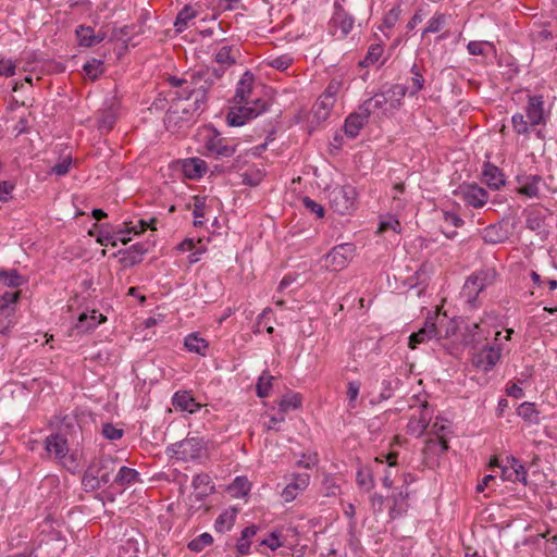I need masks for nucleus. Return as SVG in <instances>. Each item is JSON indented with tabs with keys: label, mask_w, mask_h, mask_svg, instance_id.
I'll return each instance as SVG.
<instances>
[{
	"label": "nucleus",
	"mask_w": 557,
	"mask_h": 557,
	"mask_svg": "<svg viewBox=\"0 0 557 557\" xmlns=\"http://www.w3.org/2000/svg\"><path fill=\"white\" fill-rule=\"evenodd\" d=\"M70 166H71V159L66 157L52 168V172L57 175H64L69 172Z\"/></svg>",
	"instance_id": "nucleus-62"
},
{
	"label": "nucleus",
	"mask_w": 557,
	"mask_h": 557,
	"mask_svg": "<svg viewBox=\"0 0 557 557\" xmlns=\"http://www.w3.org/2000/svg\"><path fill=\"white\" fill-rule=\"evenodd\" d=\"M172 405L176 411L188 413H194L200 409V404L186 391L176 392L172 397Z\"/></svg>",
	"instance_id": "nucleus-21"
},
{
	"label": "nucleus",
	"mask_w": 557,
	"mask_h": 557,
	"mask_svg": "<svg viewBox=\"0 0 557 557\" xmlns=\"http://www.w3.org/2000/svg\"><path fill=\"white\" fill-rule=\"evenodd\" d=\"M517 414L529 424L536 425L541 421L540 411L535 408L533 403H522L517 409Z\"/></svg>",
	"instance_id": "nucleus-32"
},
{
	"label": "nucleus",
	"mask_w": 557,
	"mask_h": 557,
	"mask_svg": "<svg viewBox=\"0 0 557 557\" xmlns=\"http://www.w3.org/2000/svg\"><path fill=\"white\" fill-rule=\"evenodd\" d=\"M101 433L107 440L116 441L123 436L124 432L122 429H120L111 423H106L102 425Z\"/></svg>",
	"instance_id": "nucleus-54"
},
{
	"label": "nucleus",
	"mask_w": 557,
	"mask_h": 557,
	"mask_svg": "<svg viewBox=\"0 0 557 557\" xmlns=\"http://www.w3.org/2000/svg\"><path fill=\"white\" fill-rule=\"evenodd\" d=\"M238 104L227 114V123L231 126H242L267 111V102L259 98L253 101H243Z\"/></svg>",
	"instance_id": "nucleus-6"
},
{
	"label": "nucleus",
	"mask_w": 557,
	"mask_h": 557,
	"mask_svg": "<svg viewBox=\"0 0 557 557\" xmlns=\"http://www.w3.org/2000/svg\"><path fill=\"white\" fill-rule=\"evenodd\" d=\"M446 22V16L442 13L435 14L429 22L428 26L422 33V36H424L428 33H437L442 29Z\"/></svg>",
	"instance_id": "nucleus-52"
},
{
	"label": "nucleus",
	"mask_w": 557,
	"mask_h": 557,
	"mask_svg": "<svg viewBox=\"0 0 557 557\" xmlns=\"http://www.w3.org/2000/svg\"><path fill=\"white\" fill-rule=\"evenodd\" d=\"M15 308L10 305H0V333L5 334L15 324Z\"/></svg>",
	"instance_id": "nucleus-34"
},
{
	"label": "nucleus",
	"mask_w": 557,
	"mask_h": 557,
	"mask_svg": "<svg viewBox=\"0 0 557 557\" xmlns=\"http://www.w3.org/2000/svg\"><path fill=\"white\" fill-rule=\"evenodd\" d=\"M356 480L357 484L367 491H370L374 487V479L369 468H362L358 470Z\"/></svg>",
	"instance_id": "nucleus-48"
},
{
	"label": "nucleus",
	"mask_w": 557,
	"mask_h": 557,
	"mask_svg": "<svg viewBox=\"0 0 557 557\" xmlns=\"http://www.w3.org/2000/svg\"><path fill=\"white\" fill-rule=\"evenodd\" d=\"M76 36L79 45L85 47H91L104 39L103 33L96 34L89 26H79L76 29Z\"/></svg>",
	"instance_id": "nucleus-27"
},
{
	"label": "nucleus",
	"mask_w": 557,
	"mask_h": 557,
	"mask_svg": "<svg viewBox=\"0 0 557 557\" xmlns=\"http://www.w3.org/2000/svg\"><path fill=\"white\" fill-rule=\"evenodd\" d=\"M302 205L308 211L315 214L317 218L321 219L324 216V208L320 203L312 200L311 198L304 197Z\"/></svg>",
	"instance_id": "nucleus-56"
},
{
	"label": "nucleus",
	"mask_w": 557,
	"mask_h": 557,
	"mask_svg": "<svg viewBox=\"0 0 557 557\" xmlns=\"http://www.w3.org/2000/svg\"><path fill=\"white\" fill-rule=\"evenodd\" d=\"M103 321H106V317L102 313L92 310L90 313H82L75 327L81 332H88L97 327Z\"/></svg>",
	"instance_id": "nucleus-26"
},
{
	"label": "nucleus",
	"mask_w": 557,
	"mask_h": 557,
	"mask_svg": "<svg viewBox=\"0 0 557 557\" xmlns=\"http://www.w3.org/2000/svg\"><path fill=\"white\" fill-rule=\"evenodd\" d=\"M502 350L503 349L499 344L485 346L473 356V366L484 372L492 370L500 360Z\"/></svg>",
	"instance_id": "nucleus-13"
},
{
	"label": "nucleus",
	"mask_w": 557,
	"mask_h": 557,
	"mask_svg": "<svg viewBox=\"0 0 557 557\" xmlns=\"http://www.w3.org/2000/svg\"><path fill=\"white\" fill-rule=\"evenodd\" d=\"M310 475L308 473H297L292 475V480L281 493L284 502H293L309 485Z\"/></svg>",
	"instance_id": "nucleus-17"
},
{
	"label": "nucleus",
	"mask_w": 557,
	"mask_h": 557,
	"mask_svg": "<svg viewBox=\"0 0 557 557\" xmlns=\"http://www.w3.org/2000/svg\"><path fill=\"white\" fill-rule=\"evenodd\" d=\"M525 114L527 119L522 113H515L511 116L512 128L518 135L529 136L532 127L546 123L549 112L545 109L543 96H528Z\"/></svg>",
	"instance_id": "nucleus-2"
},
{
	"label": "nucleus",
	"mask_w": 557,
	"mask_h": 557,
	"mask_svg": "<svg viewBox=\"0 0 557 557\" xmlns=\"http://www.w3.org/2000/svg\"><path fill=\"white\" fill-rule=\"evenodd\" d=\"M342 89V83L337 79H333L327 85L324 95L330 96L332 99L335 100V97L338 95V92Z\"/></svg>",
	"instance_id": "nucleus-63"
},
{
	"label": "nucleus",
	"mask_w": 557,
	"mask_h": 557,
	"mask_svg": "<svg viewBox=\"0 0 557 557\" xmlns=\"http://www.w3.org/2000/svg\"><path fill=\"white\" fill-rule=\"evenodd\" d=\"M206 149L216 158H230L236 151V145H231L215 131H210L206 137Z\"/></svg>",
	"instance_id": "nucleus-14"
},
{
	"label": "nucleus",
	"mask_w": 557,
	"mask_h": 557,
	"mask_svg": "<svg viewBox=\"0 0 557 557\" xmlns=\"http://www.w3.org/2000/svg\"><path fill=\"white\" fill-rule=\"evenodd\" d=\"M274 380V376L269 374L268 372H263L260 377L258 379L257 385H256V392L258 397L264 398L269 396L271 389H272V381Z\"/></svg>",
	"instance_id": "nucleus-42"
},
{
	"label": "nucleus",
	"mask_w": 557,
	"mask_h": 557,
	"mask_svg": "<svg viewBox=\"0 0 557 557\" xmlns=\"http://www.w3.org/2000/svg\"><path fill=\"white\" fill-rule=\"evenodd\" d=\"M399 380L397 377L387 379L382 381V389L379 395V401L387 400L393 396L395 388L398 386Z\"/></svg>",
	"instance_id": "nucleus-49"
},
{
	"label": "nucleus",
	"mask_w": 557,
	"mask_h": 557,
	"mask_svg": "<svg viewBox=\"0 0 557 557\" xmlns=\"http://www.w3.org/2000/svg\"><path fill=\"white\" fill-rule=\"evenodd\" d=\"M360 393V383L350 381L347 383V409L351 411L357 408L358 397Z\"/></svg>",
	"instance_id": "nucleus-44"
},
{
	"label": "nucleus",
	"mask_w": 557,
	"mask_h": 557,
	"mask_svg": "<svg viewBox=\"0 0 557 557\" xmlns=\"http://www.w3.org/2000/svg\"><path fill=\"white\" fill-rule=\"evenodd\" d=\"M355 251L356 247L351 243L337 245L324 256V267L330 271H341L352 260Z\"/></svg>",
	"instance_id": "nucleus-9"
},
{
	"label": "nucleus",
	"mask_w": 557,
	"mask_h": 557,
	"mask_svg": "<svg viewBox=\"0 0 557 557\" xmlns=\"http://www.w3.org/2000/svg\"><path fill=\"white\" fill-rule=\"evenodd\" d=\"M329 199L334 211L345 215L355 209L357 190L351 185L335 186L330 190Z\"/></svg>",
	"instance_id": "nucleus-7"
},
{
	"label": "nucleus",
	"mask_w": 557,
	"mask_h": 557,
	"mask_svg": "<svg viewBox=\"0 0 557 557\" xmlns=\"http://www.w3.org/2000/svg\"><path fill=\"white\" fill-rule=\"evenodd\" d=\"M223 73L216 69H206L185 73L182 77L170 76L168 82L175 89L173 100H176L177 103L168 110V121L177 124L178 120L188 121L195 114L202 112L206 108L209 89L214 79L220 78Z\"/></svg>",
	"instance_id": "nucleus-1"
},
{
	"label": "nucleus",
	"mask_w": 557,
	"mask_h": 557,
	"mask_svg": "<svg viewBox=\"0 0 557 557\" xmlns=\"http://www.w3.org/2000/svg\"><path fill=\"white\" fill-rule=\"evenodd\" d=\"M431 416L426 412V406H424V410L420 413L419 417H411L408 423V431L416 436H420L428 428Z\"/></svg>",
	"instance_id": "nucleus-31"
},
{
	"label": "nucleus",
	"mask_w": 557,
	"mask_h": 557,
	"mask_svg": "<svg viewBox=\"0 0 557 557\" xmlns=\"http://www.w3.org/2000/svg\"><path fill=\"white\" fill-rule=\"evenodd\" d=\"M407 88L405 85L396 84L375 94L362 103V109L370 116L371 114L381 116L386 115L401 106V101L406 96Z\"/></svg>",
	"instance_id": "nucleus-3"
},
{
	"label": "nucleus",
	"mask_w": 557,
	"mask_h": 557,
	"mask_svg": "<svg viewBox=\"0 0 557 557\" xmlns=\"http://www.w3.org/2000/svg\"><path fill=\"white\" fill-rule=\"evenodd\" d=\"M206 445L201 438L190 437L173 445L175 457L183 461L195 460L205 455Z\"/></svg>",
	"instance_id": "nucleus-11"
},
{
	"label": "nucleus",
	"mask_w": 557,
	"mask_h": 557,
	"mask_svg": "<svg viewBox=\"0 0 557 557\" xmlns=\"http://www.w3.org/2000/svg\"><path fill=\"white\" fill-rule=\"evenodd\" d=\"M458 194L468 206L473 208H482L488 199L487 191L475 184L460 186Z\"/></svg>",
	"instance_id": "nucleus-15"
},
{
	"label": "nucleus",
	"mask_w": 557,
	"mask_h": 557,
	"mask_svg": "<svg viewBox=\"0 0 557 557\" xmlns=\"http://www.w3.org/2000/svg\"><path fill=\"white\" fill-rule=\"evenodd\" d=\"M320 491L325 497H335L339 494L341 487L333 475L324 474Z\"/></svg>",
	"instance_id": "nucleus-41"
},
{
	"label": "nucleus",
	"mask_w": 557,
	"mask_h": 557,
	"mask_svg": "<svg viewBox=\"0 0 557 557\" xmlns=\"http://www.w3.org/2000/svg\"><path fill=\"white\" fill-rule=\"evenodd\" d=\"M263 545L268 546L270 549L275 550L282 546V542L280 541V535L276 532H272L267 539L261 542Z\"/></svg>",
	"instance_id": "nucleus-60"
},
{
	"label": "nucleus",
	"mask_w": 557,
	"mask_h": 557,
	"mask_svg": "<svg viewBox=\"0 0 557 557\" xmlns=\"http://www.w3.org/2000/svg\"><path fill=\"white\" fill-rule=\"evenodd\" d=\"M236 510L230 509L223 511L214 522L215 531L220 533H225L230 531L235 522Z\"/></svg>",
	"instance_id": "nucleus-36"
},
{
	"label": "nucleus",
	"mask_w": 557,
	"mask_h": 557,
	"mask_svg": "<svg viewBox=\"0 0 557 557\" xmlns=\"http://www.w3.org/2000/svg\"><path fill=\"white\" fill-rule=\"evenodd\" d=\"M115 467V460L110 456L96 459L83 476L85 491H97L106 487L111 482V475Z\"/></svg>",
	"instance_id": "nucleus-4"
},
{
	"label": "nucleus",
	"mask_w": 557,
	"mask_h": 557,
	"mask_svg": "<svg viewBox=\"0 0 557 557\" xmlns=\"http://www.w3.org/2000/svg\"><path fill=\"white\" fill-rule=\"evenodd\" d=\"M384 458H386L388 462V469H386L385 474L383 476V485L386 488H391L393 486V471L392 468L396 466V456L389 454L387 456L376 457L375 461L382 463Z\"/></svg>",
	"instance_id": "nucleus-45"
},
{
	"label": "nucleus",
	"mask_w": 557,
	"mask_h": 557,
	"mask_svg": "<svg viewBox=\"0 0 557 557\" xmlns=\"http://www.w3.org/2000/svg\"><path fill=\"white\" fill-rule=\"evenodd\" d=\"M182 172L189 180L201 178L207 172V163L200 158H189L182 162Z\"/></svg>",
	"instance_id": "nucleus-23"
},
{
	"label": "nucleus",
	"mask_w": 557,
	"mask_h": 557,
	"mask_svg": "<svg viewBox=\"0 0 557 557\" xmlns=\"http://www.w3.org/2000/svg\"><path fill=\"white\" fill-rule=\"evenodd\" d=\"M285 421V416L283 413L280 412L278 416H273L270 418V420L268 422H264L263 423V428L267 430V431H271V430H275L277 431V424L278 423H282Z\"/></svg>",
	"instance_id": "nucleus-64"
},
{
	"label": "nucleus",
	"mask_w": 557,
	"mask_h": 557,
	"mask_svg": "<svg viewBox=\"0 0 557 557\" xmlns=\"http://www.w3.org/2000/svg\"><path fill=\"white\" fill-rule=\"evenodd\" d=\"M411 78L410 85L405 86L407 88V92L409 96H416L420 90L424 87V78L421 73L420 67L417 64H413L410 70Z\"/></svg>",
	"instance_id": "nucleus-35"
},
{
	"label": "nucleus",
	"mask_w": 557,
	"mask_h": 557,
	"mask_svg": "<svg viewBox=\"0 0 557 557\" xmlns=\"http://www.w3.org/2000/svg\"><path fill=\"white\" fill-rule=\"evenodd\" d=\"M193 494L189 496V510L197 511L203 507V500L211 495L215 487L207 473L196 474L193 479Z\"/></svg>",
	"instance_id": "nucleus-10"
},
{
	"label": "nucleus",
	"mask_w": 557,
	"mask_h": 557,
	"mask_svg": "<svg viewBox=\"0 0 557 557\" xmlns=\"http://www.w3.org/2000/svg\"><path fill=\"white\" fill-rule=\"evenodd\" d=\"M409 492L407 487H400L397 492L393 493L389 499L393 502L389 508V517L395 519L407 511Z\"/></svg>",
	"instance_id": "nucleus-24"
},
{
	"label": "nucleus",
	"mask_w": 557,
	"mask_h": 557,
	"mask_svg": "<svg viewBox=\"0 0 557 557\" xmlns=\"http://www.w3.org/2000/svg\"><path fill=\"white\" fill-rule=\"evenodd\" d=\"M197 10L190 5H185L177 14L174 22L176 32L182 33L187 28L188 22L197 16Z\"/></svg>",
	"instance_id": "nucleus-33"
},
{
	"label": "nucleus",
	"mask_w": 557,
	"mask_h": 557,
	"mask_svg": "<svg viewBox=\"0 0 557 557\" xmlns=\"http://www.w3.org/2000/svg\"><path fill=\"white\" fill-rule=\"evenodd\" d=\"M84 72L90 79H97L103 73V62L101 60L91 59L85 63Z\"/></svg>",
	"instance_id": "nucleus-46"
},
{
	"label": "nucleus",
	"mask_w": 557,
	"mask_h": 557,
	"mask_svg": "<svg viewBox=\"0 0 557 557\" xmlns=\"http://www.w3.org/2000/svg\"><path fill=\"white\" fill-rule=\"evenodd\" d=\"M184 346L189 352L206 356L209 343L203 337H200L198 333H191L185 337Z\"/></svg>",
	"instance_id": "nucleus-28"
},
{
	"label": "nucleus",
	"mask_w": 557,
	"mask_h": 557,
	"mask_svg": "<svg viewBox=\"0 0 557 557\" xmlns=\"http://www.w3.org/2000/svg\"><path fill=\"white\" fill-rule=\"evenodd\" d=\"M255 77L249 71H246L240 77L234 96L235 103H242L243 101L249 100L250 94L253 88Z\"/></svg>",
	"instance_id": "nucleus-25"
},
{
	"label": "nucleus",
	"mask_w": 557,
	"mask_h": 557,
	"mask_svg": "<svg viewBox=\"0 0 557 557\" xmlns=\"http://www.w3.org/2000/svg\"><path fill=\"white\" fill-rule=\"evenodd\" d=\"M355 20L341 5H335L329 22V32L336 39H344L352 29Z\"/></svg>",
	"instance_id": "nucleus-12"
},
{
	"label": "nucleus",
	"mask_w": 557,
	"mask_h": 557,
	"mask_svg": "<svg viewBox=\"0 0 557 557\" xmlns=\"http://www.w3.org/2000/svg\"><path fill=\"white\" fill-rule=\"evenodd\" d=\"M0 282L3 285L9 286V287H17V286L22 285L23 278L17 273V271L12 270L9 272H1L0 273Z\"/></svg>",
	"instance_id": "nucleus-50"
},
{
	"label": "nucleus",
	"mask_w": 557,
	"mask_h": 557,
	"mask_svg": "<svg viewBox=\"0 0 557 557\" xmlns=\"http://www.w3.org/2000/svg\"><path fill=\"white\" fill-rule=\"evenodd\" d=\"M444 221L455 227H459L463 224L462 219L455 212L445 211L443 213Z\"/></svg>",
	"instance_id": "nucleus-61"
},
{
	"label": "nucleus",
	"mask_w": 557,
	"mask_h": 557,
	"mask_svg": "<svg viewBox=\"0 0 557 557\" xmlns=\"http://www.w3.org/2000/svg\"><path fill=\"white\" fill-rule=\"evenodd\" d=\"M486 277L482 274L471 275L462 287V297L469 304L474 302L476 296L486 287Z\"/></svg>",
	"instance_id": "nucleus-20"
},
{
	"label": "nucleus",
	"mask_w": 557,
	"mask_h": 557,
	"mask_svg": "<svg viewBox=\"0 0 557 557\" xmlns=\"http://www.w3.org/2000/svg\"><path fill=\"white\" fill-rule=\"evenodd\" d=\"M518 193L530 198L540 196L541 186L544 184L540 175H519L517 177Z\"/></svg>",
	"instance_id": "nucleus-18"
},
{
	"label": "nucleus",
	"mask_w": 557,
	"mask_h": 557,
	"mask_svg": "<svg viewBox=\"0 0 557 557\" xmlns=\"http://www.w3.org/2000/svg\"><path fill=\"white\" fill-rule=\"evenodd\" d=\"M45 448L49 456H53L70 472H76L79 469V459L76 454H70L66 440L53 434L46 438Z\"/></svg>",
	"instance_id": "nucleus-5"
},
{
	"label": "nucleus",
	"mask_w": 557,
	"mask_h": 557,
	"mask_svg": "<svg viewBox=\"0 0 557 557\" xmlns=\"http://www.w3.org/2000/svg\"><path fill=\"white\" fill-rule=\"evenodd\" d=\"M483 177L485 183L494 189H498L505 184L504 175L500 170L491 163L484 165Z\"/></svg>",
	"instance_id": "nucleus-30"
},
{
	"label": "nucleus",
	"mask_w": 557,
	"mask_h": 557,
	"mask_svg": "<svg viewBox=\"0 0 557 557\" xmlns=\"http://www.w3.org/2000/svg\"><path fill=\"white\" fill-rule=\"evenodd\" d=\"M206 200L201 197H195L193 214L195 218L194 225L201 226L203 224L202 218L206 213Z\"/></svg>",
	"instance_id": "nucleus-51"
},
{
	"label": "nucleus",
	"mask_w": 557,
	"mask_h": 557,
	"mask_svg": "<svg viewBox=\"0 0 557 557\" xmlns=\"http://www.w3.org/2000/svg\"><path fill=\"white\" fill-rule=\"evenodd\" d=\"M441 337L442 332L436 325L435 318H428L424 322V326L410 335L409 346L410 348L414 349L418 344L424 343L425 341H430L432 338L438 339Z\"/></svg>",
	"instance_id": "nucleus-16"
},
{
	"label": "nucleus",
	"mask_w": 557,
	"mask_h": 557,
	"mask_svg": "<svg viewBox=\"0 0 557 557\" xmlns=\"http://www.w3.org/2000/svg\"><path fill=\"white\" fill-rule=\"evenodd\" d=\"M250 482L245 476H237L228 486V491L234 497H244L250 491Z\"/></svg>",
	"instance_id": "nucleus-40"
},
{
	"label": "nucleus",
	"mask_w": 557,
	"mask_h": 557,
	"mask_svg": "<svg viewBox=\"0 0 557 557\" xmlns=\"http://www.w3.org/2000/svg\"><path fill=\"white\" fill-rule=\"evenodd\" d=\"M369 115L363 111L362 107L359 108V111L356 113H351L347 116L344 125V131L347 136L350 138H355L359 135L361 128L368 122Z\"/></svg>",
	"instance_id": "nucleus-22"
},
{
	"label": "nucleus",
	"mask_w": 557,
	"mask_h": 557,
	"mask_svg": "<svg viewBox=\"0 0 557 557\" xmlns=\"http://www.w3.org/2000/svg\"><path fill=\"white\" fill-rule=\"evenodd\" d=\"M293 62V59L288 55H281V57H276L274 59H271L269 60V65L276 69V70H280V71H285Z\"/></svg>",
	"instance_id": "nucleus-57"
},
{
	"label": "nucleus",
	"mask_w": 557,
	"mask_h": 557,
	"mask_svg": "<svg viewBox=\"0 0 557 557\" xmlns=\"http://www.w3.org/2000/svg\"><path fill=\"white\" fill-rule=\"evenodd\" d=\"M239 50L235 46H223L215 53L214 60L225 66L230 67L237 62Z\"/></svg>",
	"instance_id": "nucleus-29"
},
{
	"label": "nucleus",
	"mask_w": 557,
	"mask_h": 557,
	"mask_svg": "<svg viewBox=\"0 0 557 557\" xmlns=\"http://www.w3.org/2000/svg\"><path fill=\"white\" fill-rule=\"evenodd\" d=\"M467 50L471 55H486L490 52L496 53V48L491 41H470Z\"/></svg>",
	"instance_id": "nucleus-39"
},
{
	"label": "nucleus",
	"mask_w": 557,
	"mask_h": 557,
	"mask_svg": "<svg viewBox=\"0 0 557 557\" xmlns=\"http://www.w3.org/2000/svg\"><path fill=\"white\" fill-rule=\"evenodd\" d=\"M258 528L249 525L242 531V535L237 541L236 548L240 555L249 554L250 539L257 534Z\"/></svg>",
	"instance_id": "nucleus-37"
},
{
	"label": "nucleus",
	"mask_w": 557,
	"mask_h": 557,
	"mask_svg": "<svg viewBox=\"0 0 557 557\" xmlns=\"http://www.w3.org/2000/svg\"><path fill=\"white\" fill-rule=\"evenodd\" d=\"M335 100L330 96L322 95L317 101V110L323 109L325 112L323 113V117L327 115L330 109L334 106Z\"/></svg>",
	"instance_id": "nucleus-59"
},
{
	"label": "nucleus",
	"mask_w": 557,
	"mask_h": 557,
	"mask_svg": "<svg viewBox=\"0 0 557 557\" xmlns=\"http://www.w3.org/2000/svg\"><path fill=\"white\" fill-rule=\"evenodd\" d=\"M500 468L502 479L510 482H521L527 485L528 483V471L525 467L520 462L519 459L508 456L502 462L497 458H493L490 461V468Z\"/></svg>",
	"instance_id": "nucleus-8"
},
{
	"label": "nucleus",
	"mask_w": 557,
	"mask_h": 557,
	"mask_svg": "<svg viewBox=\"0 0 557 557\" xmlns=\"http://www.w3.org/2000/svg\"><path fill=\"white\" fill-rule=\"evenodd\" d=\"M15 63L10 59L0 60V76L10 77L15 74Z\"/></svg>",
	"instance_id": "nucleus-58"
},
{
	"label": "nucleus",
	"mask_w": 557,
	"mask_h": 557,
	"mask_svg": "<svg viewBox=\"0 0 557 557\" xmlns=\"http://www.w3.org/2000/svg\"><path fill=\"white\" fill-rule=\"evenodd\" d=\"M387 231H393L395 234L400 233L401 226H400L399 221L396 218L388 216L381 221L380 226H379V232L383 233V232H387Z\"/></svg>",
	"instance_id": "nucleus-53"
},
{
	"label": "nucleus",
	"mask_w": 557,
	"mask_h": 557,
	"mask_svg": "<svg viewBox=\"0 0 557 557\" xmlns=\"http://www.w3.org/2000/svg\"><path fill=\"white\" fill-rule=\"evenodd\" d=\"M301 406V396L297 393H289L282 397L278 403V411L284 416Z\"/></svg>",
	"instance_id": "nucleus-38"
},
{
	"label": "nucleus",
	"mask_w": 557,
	"mask_h": 557,
	"mask_svg": "<svg viewBox=\"0 0 557 557\" xmlns=\"http://www.w3.org/2000/svg\"><path fill=\"white\" fill-rule=\"evenodd\" d=\"M401 9L399 5L392 8L384 16L383 25L386 28H393L399 20Z\"/></svg>",
	"instance_id": "nucleus-55"
},
{
	"label": "nucleus",
	"mask_w": 557,
	"mask_h": 557,
	"mask_svg": "<svg viewBox=\"0 0 557 557\" xmlns=\"http://www.w3.org/2000/svg\"><path fill=\"white\" fill-rule=\"evenodd\" d=\"M137 476V471L135 469H131L127 467H121L117 474L114 478L113 483L120 487H124L131 482L135 481Z\"/></svg>",
	"instance_id": "nucleus-43"
},
{
	"label": "nucleus",
	"mask_w": 557,
	"mask_h": 557,
	"mask_svg": "<svg viewBox=\"0 0 557 557\" xmlns=\"http://www.w3.org/2000/svg\"><path fill=\"white\" fill-rule=\"evenodd\" d=\"M212 542H213L212 535L210 533L205 532V533L198 535L197 537H195L194 540H191L188 543V548L193 552L199 553L205 547L211 545Z\"/></svg>",
	"instance_id": "nucleus-47"
},
{
	"label": "nucleus",
	"mask_w": 557,
	"mask_h": 557,
	"mask_svg": "<svg viewBox=\"0 0 557 557\" xmlns=\"http://www.w3.org/2000/svg\"><path fill=\"white\" fill-rule=\"evenodd\" d=\"M132 233H133V231L126 230V231H121L119 233L112 234L108 230V227L102 225V226H100V228L98 231L97 242L102 246H109V245L116 246L117 242L125 245L132 240V237H131ZM134 234L136 235L137 232H134Z\"/></svg>",
	"instance_id": "nucleus-19"
}]
</instances>
